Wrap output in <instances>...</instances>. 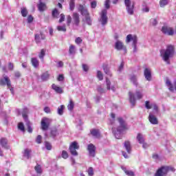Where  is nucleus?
<instances>
[{
  "instance_id": "f257e3e1",
  "label": "nucleus",
  "mask_w": 176,
  "mask_h": 176,
  "mask_svg": "<svg viewBox=\"0 0 176 176\" xmlns=\"http://www.w3.org/2000/svg\"><path fill=\"white\" fill-rule=\"evenodd\" d=\"M175 53V49L174 45H168L166 46V49H163L160 50V56L167 64H170V58L173 57Z\"/></svg>"
},
{
  "instance_id": "f03ea898",
  "label": "nucleus",
  "mask_w": 176,
  "mask_h": 176,
  "mask_svg": "<svg viewBox=\"0 0 176 176\" xmlns=\"http://www.w3.org/2000/svg\"><path fill=\"white\" fill-rule=\"evenodd\" d=\"M118 122L120 123V126L117 129H116L115 126L113 127L112 131L116 138H117V140H120V138H122L123 131L126 130L127 129V124H126V122L120 117L118 118Z\"/></svg>"
},
{
  "instance_id": "7ed1b4c3",
  "label": "nucleus",
  "mask_w": 176,
  "mask_h": 176,
  "mask_svg": "<svg viewBox=\"0 0 176 176\" xmlns=\"http://www.w3.org/2000/svg\"><path fill=\"white\" fill-rule=\"evenodd\" d=\"M16 112H17L18 115H22L24 120L26 121V126L28 127V133H32V127L31 126V122H30V121H28V113L30 112L28 109L24 108L23 109L22 112L19 109H17Z\"/></svg>"
},
{
  "instance_id": "20e7f679",
  "label": "nucleus",
  "mask_w": 176,
  "mask_h": 176,
  "mask_svg": "<svg viewBox=\"0 0 176 176\" xmlns=\"http://www.w3.org/2000/svg\"><path fill=\"white\" fill-rule=\"evenodd\" d=\"M168 171H175V169L173 166H162L160 168L155 176H166Z\"/></svg>"
},
{
  "instance_id": "39448f33",
  "label": "nucleus",
  "mask_w": 176,
  "mask_h": 176,
  "mask_svg": "<svg viewBox=\"0 0 176 176\" xmlns=\"http://www.w3.org/2000/svg\"><path fill=\"white\" fill-rule=\"evenodd\" d=\"M131 41H133V53L137 52V42H138V39H137V36H133L131 34H129L126 36V42L127 43H129V42H131Z\"/></svg>"
},
{
  "instance_id": "423d86ee",
  "label": "nucleus",
  "mask_w": 176,
  "mask_h": 176,
  "mask_svg": "<svg viewBox=\"0 0 176 176\" xmlns=\"http://www.w3.org/2000/svg\"><path fill=\"white\" fill-rule=\"evenodd\" d=\"M108 11L107 10H102L100 13V23L102 25H107L108 23V16H107Z\"/></svg>"
},
{
  "instance_id": "0eeeda50",
  "label": "nucleus",
  "mask_w": 176,
  "mask_h": 176,
  "mask_svg": "<svg viewBox=\"0 0 176 176\" xmlns=\"http://www.w3.org/2000/svg\"><path fill=\"white\" fill-rule=\"evenodd\" d=\"M50 123H52V120L49 118H44L41 120V129L43 131H46L49 129L50 126Z\"/></svg>"
},
{
  "instance_id": "6e6552de",
  "label": "nucleus",
  "mask_w": 176,
  "mask_h": 176,
  "mask_svg": "<svg viewBox=\"0 0 176 176\" xmlns=\"http://www.w3.org/2000/svg\"><path fill=\"white\" fill-rule=\"evenodd\" d=\"M76 149H79V145H78V142H73L69 146L70 153H72L73 156H78Z\"/></svg>"
},
{
  "instance_id": "1a4fd4ad",
  "label": "nucleus",
  "mask_w": 176,
  "mask_h": 176,
  "mask_svg": "<svg viewBox=\"0 0 176 176\" xmlns=\"http://www.w3.org/2000/svg\"><path fill=\"white\" fill-rule=\"evenodd\" d=\"M124 4L126 7V10L129 14H133L134 13V3L131 4V0H125Z\"/></svg>"
},
{
  "instance_id": "9d476101",
  "label": "nucleus",
  "mask_w": 176,
  "mask_h": 176,
  "mask_svg": "<svg viewBox=\"0 0 176 176\" xmlns=\"http://www.w3.org/2000/svg\"><path fill=\"white\" fill-rule=\"evenodd\" d=\"M162 31L163 34H165V35H169V36L174 35V29H173V28L171 27L163 26L162 28Z\"/></svg>"
},
{
  "instance_id": "9b49d317",
  "label": "nucleus",
  "mask_w": 176,
  "mask_h": 176,
  "mask_svg": "<svg viewBox=\"0 0 176 176\" xmlns=\"http://www.w3.org/2000/svg\"><path fill=\"white\" fill-rule=\"evenodd\" d=\"M0 85L1 86H5L7 85L8 87H10L12 85L10 83V79H9V77L6 76H3V78L0 79Z\"/></svg>"
},
{
  "instance_id": "f8f14e48",
  "label": "nucleus",
  "mask_w": 176,
  "mask_h": 176,
  "mask_svg": "<svg viewBox=\"0 0 176 176\" xmlns=\"http://www.w3.org/2000/svg\"><path fill=\"white\" fill-rule=\"evenodd\" d=\"M114 47L116 50H124V52H126V46H124L123 43L120 41H117L115 43Z\"/></svg>"
},
{
  "instance_id": "ddd939ff",
  "label": "nucleus",
  "mask_w": 176,
  "mask_h": 176,
  "mask_svg": "<svg viewBox=\"0 0 176 176\" xmlns=\"http://www.w3.org/2000/svg\"><path fill=\"white\" fill-rule=\"evenodd\" d=\"M87 149L89 153V156L94 157V156H96V146L93 144H90L88 145Z\"/></svg>"
},
{
  "instance_id": "4468645a",
  "label": "nucleus",
  "mask_w": 176,
  "mask_h": 176,
  "mask_svg": "<svg viewBox=\"0 0 176 176\" xmlns=\"http://www.w3.org/2000/svg\"><path fill=\"white\" fill-rule=\"evenodd\" d=\"M0 145L4 149H10V146H9V143L8 142V139L5 138H1L0 139Z\"/></svg>"
},
{
  "instance_id": "2eb2a0df",
  "label": "nucleus",
  "mask_w": 176,
  "mask_h": 176,
  "mask_svg": "<svg viewBox=\"0 0 176 176\" xmlns=\"http://www.w3.org/2000/svg\"><path fill=\"white\" fill-rule=\"evenodd\" d=\"M144 75L146 80H152V71L149 68H146L144 72Z\"/></svg>"
},
{
  "instance_id": "dca6fc26",
  "label": "nucleus",
  "mask_w": 176,
  "mask_h": 176,
  "mask_svg": "<svg viewBox=\"0 0 176 176\" xmlns=\"http://www.w3.org/2000/svg\"><path fill=\"white\" fill-rule=\"evenodd\" d=\"M78 11L80 12L82 16H85V17L89 16V12H87V9L82 5L79 6Z\"/></svg>"
},
{
  "instance_id": "f3484780",
  "label": "nucleus",
  "mask_w": 176,
  "mask_h": 176,
  "mask_svg": "<svg viewBox=\"0 0 176 176\" xmlns=\"http://www.w3.org/2000/svg\"><path fill=\"white\" fill-rule=\"evenodd\" d=\"M148 120L151 124H157L158 123L157 118L152 113H149Z\"/></svg>"
},
{
  "instance_id": "a211bd4d",
  "label": "nucleus",
  "mask_w": 176,
  "mask_h": 176,
  "mask_svg": "<svg viewBox=\"0 0 176 176\" xmlns=\"http://www.w3.org/2000/svg\"><path fill=\"white\" fill-rule=\"evenodd\" d=\"M73 20L74 24H75V25H79V23H80V19H79V14L78 12L73 13Z\"/></svg>"
},
{
  "instance_id": "6ab92c4d",
  "label": "nucleus",
  "mask_w": 176,
  "mask_h": 176,
  "mask_svg": "<svg viewBox=\"0 0 176 176\" xmlns=\"http://www.w3.org/2000/svg\"><path fill=\"white\" fill-rule=\"evenodd\" d=\"M145 107L146 109H152L153 108L154 111H157V105L156 104H149V101H146Z\"/></svg>"
},
{
  "instance_id": "aec40b11",
  "label": "nucleus",
  "mask_w": 176,
  "mask_h": 176,
  "mask_svg": "<svg viewBox=\"0 0 176 176\" xmlns=\"http://www.w3.org/2000/svg\"><path fill=\"white\" fill-rule=\"evenodd\" d=\"M136 140L139 144H144L145 142V136L142 133H138Z\"/></svg>"
},
{
  "instance_id": "412c9836",
  "label": "nucleus",
  "mask_w": 176,
  "mask_h": 176,
  "mask_svg": "<svg viewBox=\"0 0 176 176\" xmlns=\"http://www.w3.org/2000/svg\"><path fill=\"white\" fill-rule=\"evenodd\" d=\"M124 146L128 153H131V144L130 142L126 141L124 144Z\"/></svg>"
},
{
  "instance_id": "4be33fe9",
  "label": "nucleus",
  "mask_w": 176,
  "mask_h": 176,
  "mask_svg": "<svg viewBox=\"0 0 176 176\" xmlns=\"http://www.w3.org/2000/svg\"><path fill=\"white\" fill-rule=\"evenodd\" d=\"M52 87L53 90H54L56 91V93H58V94H63V89L61 87L56 85L55 84H53L52 85Z\"/></svg>"
},
{
  "instance_id": "5701e85b",
  "label": "nucleus",
  "mask_w": 176,
  "mask_h": 176,
  "mask_svg": "<svg viewBox=\"0 0 176 176\" xmlns=\"http://www.w3.org/2000/svg\"><path fill=\"white\" fill-rule=\"evenodd\" d=\"M91 134L93 135V137H95V138H100V131L98 129L91 130Z\"/></svg>"
},
{
  "instance_id": "b1692460",
  "label": "nucleus",
  "mask_w": 176,
  "mask_h": 176,
  "mask_svg": "<svg viewBox=\"0 0 176 176\" xmlns=\"http://www.w3.org/2000/svg\"><path fill=\"white\" fill-rule=\"evenodd\" d=\"M166 85L168 87L170 91H174V86L171 83V81L168 78L166 79Z\"/></svg>"
},
{
  "instance_id": "393cba45",
  "label": "nucleus",
  "mask_w": 176,
  "mask_h": 176,
  "mask_svg": "<svg viewBox=\"0 0 176 176\" xmlns=\"http://www.w3.org/2000/svg\"><path fill=\"white\" fill-rule=\"evenodd\" d=\"M129 101L133 106L135 105V97H134V94L131 92H129Z\"/></svg>"
},
{
  "instance_id": "a878e982",
  "label": "nucleus",
  "mask_w": 176,
  "mask_h": 176,
  "mask_svg": "<svg viewBox=\"0 0 176 176\" xmlns=\"http://www.w3.org/2000/svg\"><path fill=\"white\" fill-rule=\"evenodd\" d=\"M106 84H107V90H112L113 91H115V90H116L115 87H111V81L108 79V78H106Z\"/></svg>"
},
{
  "instance_id": "bb28decb",
  "label": "nucleus",
  "mask_w": 176,
  "mask_h": 176,
  "mask_svg": "<svg viewBox=\"0 0 176 176\" xmlns=\"http://www.w3.org/2000/svg\"><path fill=\"white\" fill-rule=\"evenodd\" d=\"M115 113H112L111 114V118L109 119L108 124H111V126H113L115 124Z\"/></svg>"
},
{
  "instance_id": "cd10ccee",
  "label": "nucleus",
  "mask_w": 176,
  "mask_h": 176,
  "mask_svg": "<svg viewBox=\"0 0 176 176\" xmlns=\"http://www.w3.org/2000/svg\"><path fill=\"white\" fill-rule=\"evenodd\" d=\"M32 64L34 68H38L39 67V60L36 58H32Z\"/></svg>"
},
{
  "instance_id": "c85d7f7f",
  "label": "nucleus",
  "mask_w": 176,
  "mask_h": 176,
  "mask_svg": "<svg viewBox=\"0 0 176 176\" xmlns=\"http://www.w3.org/2000/svg\"><path fill=\"white\" fill-rule=\"evenodd\" d=\"M169 2H170L169 0H160V8H164V6L168 5Z\"/></svg>"
},
{
  "instance_id": "c756f323",
  "label": "nucleus",
  "mask_w": 176,
  "mask_h": 176,
  "mask_svg": "<svg viewBox=\"0 0 176 176\" xmlns=\"http://www.w3.org/2000/svg\"><path fill=\"white\" fill-rule=\"evenodd\" d=\"M38 10L40 12H43V10H45L46 9V4H45L42 2H40V3L38 6Z\"/></svg>"
},
{
  "instance_id": "7c9ffc66",
  "label": "nucleus",
  "mask_w": 176,
  "mask_h": 176,
  "mask_svg": "<svg viewBox=\"0 0 176 176\" xmlns=\"http://www.w3.org/2000/svg\"><path fill=\"white\" fill-rule=\"evenodd\" d=\"M58 16H60V12H58V10H57V8H55L52 11V16L54 17V19H58Z\"/></svg>"
},
{
  "instance_id": "2f4dec72",
  "label": "nucleus",
  "mask_w": 176,
  "mask_h": 176,
  "mask_svg": "<svg viewBox=\"0 0 176 176\" xmlns=\"http://www.w3.org/2000/svg\"><path fill=\"white\" fill-rule=\"evenodd\" d=\"M74 107H75V104L74 103L72 99H70L69 103L67 105V109H69V111H72L74 109Z\"/></svg>"
},
{
  "instance_id": "473e14b6",
  "label": "nucleus",
  "mask_w": 176,
  "mask_h": 176,
  "mask_svg": "<svg viewBox=\"0 0 176 176\" xmlns=\"http://www.w3.org/2000/svg\"><path fill=\"white\" fill-rule=\"evenodd\" d=\"M31 154V150L26 148L24 151L23 153V156L27 158V159H30V155Z\"/></svg>"
},
{
  "instance_id": "72a5a7b5",
  "label": "nucleus",
  "mask_w": 176,
  "mask_h": 176,
  "mask_svg": "<svg viewBox=\"0 0 176 176\" xmlns=\"http://www.w3.org/2000/svg\"><path fill=\"white\" fill-rule=\"evenodd\" d=\"M45 53L46 50L42 49L40 54H38V57L41 58V60H42V61H43V58L45 57Z\"/></svg>"
},
{
  "instance_id": "f704fd0d",
  "label": "nucleus",
  "mask_w": 176,
  "mask_h": 176,
  "mask_svg": "<svg viewBox=\"0 0 176 176\" xmlns=\"http://www.w3.org/2000/svg\"><path fill=\"white\" fill-rule=\"evenodd\" d=\"M58 135V131L57 129L54 128L51 131V136L54 138V137Z\"/></svg>"
},
{
  "instance_id": "c9c22d12",
  "label": "nucleus",
  "mask_w": 176,
  "mask_h": 176,
  "mask_svg": "<svg viewBox=\"0 0 176 176\" xmlns=\"http://www.w3.org/2000/svg\"><path fill=\"white\" fill-rule=\"evenodd\" d=\"M76 52L75 45H71L69 48V54H75Z\"/></svg>"
},
{
  "instance_id": "e433bc0d",
  "label": "nucleus",
  "mask_w": 176,
  "mask_h": 176,
  "mask_svg": "<svg viewBox=\"0 0 176 176\" xmlns=\"http://www.w3.org/2000/svg\"><path fill=\"white\" fill-rule=\"evenodd\" d=\"M50 76V75H49V73L47 72L42 74L41 79H42V80H47V79H49Z\"/></svg>"
},
{
  "instance_id": "4c0bfd02",
  "label": "nucleus",
  "mask_w": 176,
  "mask_h": 176,
  "mask_svg": "<svg viewBox=\"0 0 176 176\" xmlns=\"http://www.w3.org/2000/svg\"><path fill=\"white\" fill-rule=\"evenodd\" d=\"M83 21L88 24V25H91V19L90 18V16H85V19H83Z\"/></svg>"
},
{
  "instance_id": "58836bf2",
  "label": "nucleus",
  "mask_w": 176,
  "mask_h": 176,
  "mask_svg": "<svg viewBox=\"0 0 176 176\" xmlns=\"http://www.w3.org/2000/svg\"><path fill=\"white\" fill-rule=\"evenodd\" d=\"M123 171H124L125 174H126V175H129V176H134V172L131 171V170H128L127 169H126V168H122Z\"/></svg>"
},
{
  "instance_id": "ea45409f",
  "label": "nucleus",
  "mask_w": 176,
  "mask_h": 176,
  "mask_svg": "<svg viewBox=\"0 0 176 176\" xmlns=\"http://www.w3.org/2000/svg\"><path fill=\"white\" fill-rule=\"evenodd\" d=\"M21 13L23 17H27V14H28V11H27V8H21Z\"/></svg>"
},
{
  "instance_id": "a19ab883",
  "label": "nucleus",
  "mask_w": 176,
  "mask_h": 176,
  "mask_svg": "<svg viewBox=\"0 0 176 176\" xmlns=\"http://www.w3.org/2000/svg\"><path fill=\"white\" fill-rule=\"evenodd\" d=\"M34 170L35 171H36V173L38 174H41L42 173V167L41 166V165L37 164L35 167H34Z\"/></svg>"
},
{
  "instance_id": "79ce46f5",
  "label": "nucleus",
  "mask_w": 176,
  "mask_h": 176,
  "mask_svg": "<svg viewBox=\"0 0 176 176\" xmlns=\"http://www.w3.org/2000/svg\"><path fill=\"white\" fill-rule=\"evenodd\" d=\"M103 69L107 75H109L110 76H112V74H111V72L109 71V67H108V65H105L103 67Z\"/></svg>"
},
{
  "instance_id": "37998d69",
  "label": "nucleus",
  "mask_w": 176,
  "mask_h": 176,
  "mask_svg": "<svg viewBox=\"0 0 176 176\" xmlns=\"http://www.w3.org/2000/svg\"><path fill=\"white\" fill-rule=\"evenodd\" d=\"M142 11L143 12V13H148V12H149V7H148L147 5L145 3L143 4Z\"/></svg>"
},
{
  "instance_id": "c03bdc74",
  "label": "nucleus",
  "mask_w": 176,
  "mask_h": 176,
  "mask_svg": "<svg viewBox=\"0 0 176 176\" xmlns=\"http://www.w3.org/2000/svg\"><path fill=\"white\" fill-rule=\"evenodd\" d=\"M135 96H136L137 100H141V98H142L143 97L142 91H136Z\"/></svg>"
},
{
  "instance_id": "a18cd8bd",
  "label": "nucleus",
  "mask_w": 176,
  "mask_h": 176,
  "mask_svg": "<svg viewBox=\"0 0 176 176\" xmlns=\"http://www.w3.org/2000/svg\"><path fill=\"white\" fill-rule=\"evenodd\" d=\"M65 107L64 105H61L60 107L58 108V115H63L64 113V109Z\"/></svg>"
},
{
  "instance_id": "49530a36",
  "label": "nucleus",
  "mask_w": 176,
  "mask_h": 176,
  "mask_svg": "<svg viewBox=\"0 0 176 176\" xmlns=\"http://www.w3.org/2000/svg\"><path fill=\"white\" fill-rule=\"evenodd\" d=\"M131 81H132V82L133 83V85H135V86H137V85H138V83L137 82V77L134 75L131 76Z\"/></svg>"
},
{
  "instance_id": "de8ad7c7",
  "label": "nucleus",
  "mask_w": 176,
  "mask_h": 176,
  "mask_svg": "<svg viewBox=\"0 0 176 176\" xmlns=\"http://www.w3.org/2000/svg\"><path fill=\"white\" fill-rule=\"evenodd\" d=\"M69 9L72 11L74 10V9H75V0H70Z\"/></svg>"
},
{
  "instance_id": "09e8293b",
  "label": "nucleus",
  "mask_w": 176,
  "mask_h": 176,
  "mask_svg": "<svg viewBox=\"0 0 176 176\" xmlns=\"http://www.w3.org/2000/svg\"><path fill=\"white\" fill-rule=\"evenodd\" d=\"M18 129L21 130V131H25V129L24 127V124L23 122H19L18 124Z\"/></svg>"
},
{
  "instance_id": "8fccbe9b",
  "label": "nucleus",
  "mask_w": 176,
  "mask_h": 176,
  "mask_svg": "<svg viewBox=\"0 0 176 176\" xmlns=\"http://www.w3.org/2000/svg\"><path fill=\"white\" fill-rule=\"evenodd\" d=\"M58 31H63V32H65L67 31V28H65V25L63 26H58L57 27Z\"/></svg>"
},
{
  "instance_id": "3c124183",
  "label": "nucleus",
  "mask_w": 176,
  "mask_h": 176,
  "mask_svg": "<svg viewBox=\"0 0 176 176\" xmlns=\"http://www.w3.org/2000/svg\"><path fill=\"white\" fill-rule=\"evenodd\" d=\"M97 76L99 80H102L104 79V76H102V73L100 71H98Z\"/></svg>"
},
{
  "instance_id": "603ef678",
  "label": "nucleus",
  "mask_w": 176,
  "mask_h": 176,
  "mask_svg": "<svg viewBox=\"0 0 176 176\" xmlns=\"http://www.w3.org/2000/svg\"><path fill=\"white\" fill-rule=\"evenodd\" d=\"M45 148L47 151H52V144L47 142H45Z\"/></svg>"
},
{
  "instance_id": "864d4df0",
  "label": "nucleus",
  "mask_w": 176,
  "mask_h": 176,
  "mask_svg": "<svg viewBox=\"0 0 176 176\" xmlns=\"http://www.w3.org/2000/svg\"><path fill=\"white\" fill-rule=\"evenodd\" d=\"M62 157L63 159H68V153L66 151H62Z\"/></svg>"
},
{
  "instance_id": "5fc2aeb1",
  "label": "nucleus",
  "mask_w": 176,
  "mask_h": 176,
  "mask_svg": "<svg viewBox=\"0 0 176 176\" xmlns=\"http://www.w3.org/2000/svg\"><path fill=\"white\" fill-rule=\"evenodd\" d=\"M35 41L36 43H39L41 42V36L39 34L35 35Z\"/></svg>"
},
{
  "instance_id": "6e6d98bb",
  "label": "nucleus",
  "mask_w": 176,
  "mask_h": 176,
  "mask_svg": "<svg viewBox=\"0 0 176 176\" xmlns=\"http://www.w3.org/2000/svg\"><path fill=\"white\" fill-rule=\"evenodd\" d=\"M36 142L37 144H41L42 142V136L41 135H38L36 139Z\"/></svg>"
},
{
  "instance_id": "4d7b16f0",
  "label": "nucleus",
  "mask_w": 176,
  "mask_h": 176,
  "mask_svg": "<svg viewBox=\"0 0 176 176\" xmlns=\"http://www.w3.org/2000/svg\"><path fill=\"white\" fill-rule=\"evenodd\" d=\"M82 42V38L80 37H77L75 39V43H76V45H80V43Z\"/></svg>"
},
{
  "instance_id": "13d9d810",
  "label": "nucleus",
  "mask_w": 176,
  "mask_h": 176,
  "mask_svg": "<svg viewBox=\"0 0 176 176\" xmlns=\"http://www.w3.org/2000/svg\"><path fill=\"white\" fill-rule=\"evenodd\" d=\"M111 3V1H109V0H106L105 1V3H104V6H105V8H106V9H109V8H110V3Z\"/></svg>"
},
{
  "instance_id": "bf43d9fd",
  "label": "nucleus",
  "mask_w": 176,
  "mask_h": 176,
  "mask_svg": "<svg viewBox=\"0 0 176 176\" xmlns=\"http://www.w3.org/2000/svg\"><path fill=\"white\" fill-rule=\"evenodd\" d=\"M88 174L90 176H93L94 175V171L93 170V168H91V167L89 168Z\"/></svg>"
},
{
  "instance_id": "052dcab7",
  "label": "nucleus",
  "mask_w": 176,
  "mask_h": 176,
  "mask_svg": "<svg viewBox=\"0 0 176 176\" xmlns=\"http://www.w3.org/2000/svg\"><path fill=\"white\" fill-rule=\"evenodd\" d=\"M82 69H83V71H85V72H87L89 71V66L86 64H82Z\"/></svg>"
},
{
  "instance_id": "680f3d73",
  "label": "nucleus",
  "mask_w": 176,
  "mask_h": 176,
  "mask_svg": "<svg viewBox=\"0 0 176 176\" xmlns=\"http://www.w3.org/2000/svg\"><path fill=\"white\" fill-rule=\"evenodd\" d=\"M72 21V18L69 15L67 17V25H69L71 24V22Z\"/></svg>"
},
{
  "instance_id": "e2e57ef3",
  "label": "nucleus",
  "mask_w": 176,
  "mask_h": 176,
  "mask_svg": "<svg viewBox=\"0 0 176 176\" xmlns=\"http://www.w3.org/2000/svg\"><path fill=\"white\" fill-rule=\"evenodd\" d=\"M96 6H97V2L96 1H94L91 3V8H92V9H96Z\"/></svg>"
},
{
  "instance_id": "0e129e2a",
  "label": "nucleus",
  "mask_w": 176,
  "mask_h": 176,
  "mask_svg": "<svg viewBox=\"0 0 176 176\" xmlns=\"http://www.w3.org/2000/svg\"><path fill=\"white\" fill-rule=\"evenodd\" d=\"M64 20H65V15H64V14H61L60 18L59 19V23H63V21H64Z\"/></svg>"
},
{
  "instance_id": "69168bd1",
  "label": "nucleus",
  "mask_w": 176,
  "mask_h": 176,
  "mask_svg": "<svg viewBox=\"0 0 176 176\" xmlns=\"http://www.w3.org/2000/svg\"><path fill=\"white\" fill-rule=\"evenodd\" d=\"M98 91L99 93H105V91H104V89L101 87V86L98 87Z\"/></svg>"
},
{
  "instance_id": "338daca9",
  "label": "nucleus",
  "mask_w": 176,
  "mask_h": 176,
  "mask_svg": "<svg viewBox=\"0 0 176 176\" xmlns=\"http://www.w3.org/2000/svg\"><path fill=\"white\" fill-rule=\"evenodd\" d=\"M34 21V17H32V16H29L28 17V23H32V21Z\"/></svg>"
},
{
  "instance_id": "774afa93",
  "label": "nucleus",
  "mask_w": 176,
  "mask_h": 176,
  "mask_svg": "<svg viewBox=\"0 0 176 176\" xmlns=\"http://www.w3.org/2000/svg\"><path fill=\"white\" fill-rule=\"evenodd\" d=\"M151 23L152 25H156V24H157V21L155 19H151Z\"/></svg>"
}]
</instances>
